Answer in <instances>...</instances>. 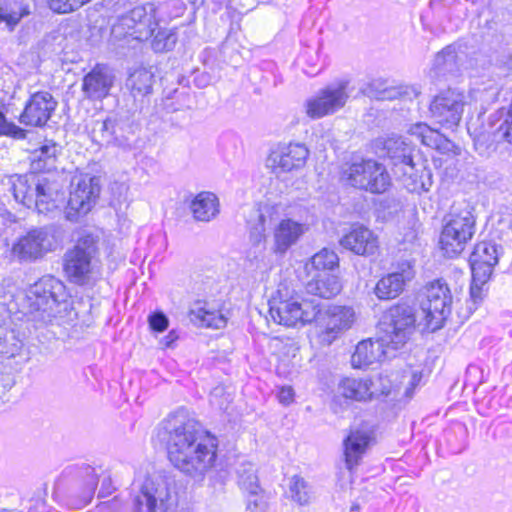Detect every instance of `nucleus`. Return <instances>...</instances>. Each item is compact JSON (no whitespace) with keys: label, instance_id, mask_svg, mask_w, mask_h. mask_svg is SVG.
<instances>
[{"label":"nucleus","instance_id":"a19ab883","mask_svg":"<svg viewBox=\"0 0 512 512\" xmlns=\"http://www.w3.org/2000/svg\"><path fill=\"white\" fill-rule=\"evenodd\" d=\"M113 130L115 133H113L112 137L116 139L111 141L110 146L122 149L130 148L134 136L132 126L122 119H117Z\"/></svg>","mask_w":512,"mask_h":512},{"label":"nucleus","instance_id":"5701e85b","mask_svg":"<svg viewBox=\"0 0 512 512\" xmlns=\"http://www.w3.org/2000/svg\"><path fill=\"white\" fill-rule=\"evenodd\" d=\"M307 231L308 226L305 223L290 218L282 219L273 231V251L276 254H285Z\"/></svg>","mask_w":512,"mask_h":512},{"label":"nucleus","instance_id":"2eb2a0df","mask_svg":"<svg viewBox=\"0 0 512 512\" xmlns=\"http://www.w3.org/2000/svg\"><path fill=\"white\" fill-rule=\"evenodd\" d=\"M376 147L392 162L395 174L412 175L415 168V147L406 138L397 135L378 138Z\"/></svg>","mask_w":512,"mask_h":512},{"label":"nucleus","instance_id":"f257e3e1","mask_svg":"<svg viewBox=\"0 0 512 512\" xmlns=\"http://www.w3.org/2000/svg\"><path fill=\"white\" fill-rule=\"evenodd\" d=\"M171 463L182 473L202 480L215 464L216 439L205 432L194 419L171 416L164 426Z\"/></svg>","mask_w":512,"mask_h":512},{"label":"nucleus","instance_id":"c756f323","mask_svg":"<svg viewBox=\"0 0 512 512\" xmlns=\"http://www.w3.org/2000/svg\"><path fill=\"white\" fill-rule=\"evenodd\" d=\"M371 379L346 377L338 385V392L355 401L371 400Z\"/></svg>","mask_w":512,"mask_h":512},{"label":"nucleus","instance_id":"4c0bfd02","mask_svg":"<svg viewBox=\"0 0 512 512\" xmlns=\"http://www.w3.org/2000/svg\"><path fill=\"white\" fill-rule=\"evenodd\" d=\"M409 133L421 141L423 145L439 148L444 141L442 136L425 123H416L411 126Z\"/></svg>","mask_w":512,"mask_h":512},{"label":"nucleus","instance_id":"ea45409f","mask_svg":"<svg viewBox=\"0 0 512 512\" xmlns=\"http://www.w3.org/2000/svg\"><path fill=\"white\" fill-rule=\"evenodd\" d=\"M419 95V91L414 86L401 85L397 87H386L378 90L375 97L379 100H412Z\"/></svg>","mask_w":512,"mask_h":512},{"label":"nucleus","instance_id":"0eeeda50","mask_svg":"<svg viewBox=\"0 0 512 512\" xmlns=\"http://www.w3.org/2000/svg\"><path fill=\"white\" fill-rule=\"evenodd\" d=\"M476 218L469 205L460 208L453 206L444 218V226L440 236L441 249L448 257L462 253L466 244L475 233Z\"/></svg>","mask_w":512,"mask_h":512},{"label":"nucleus","instance_id":"aec40b11","mask_svg":"<svg viewBox=\"0 0 512 512\" xmlns=\"http://www.w3.org/2000/svg\"><path fill=\"white\" fill-rule=\"evenodd\" d=\"M413 277L414 270L411 262H401L398 264L397 271L378 280L374 293L379 300L395 299L403 292L406 283Z\"/></svg>","mask_w":512,"mask_h":512},{"label":"nucleus","instance_id":"2f4dec72","mask_svg":"<svg viewBox=\"0 0 512 512\" xmlns=\"http://www.w3.org/2000/svg\"><path fill=\"white\" fill-rule=\"evenodd\" d=\"M457 58L456 45L446 46L436 54L430 72L434 74V77L454 72L457 68Z\"/></svg>","mask_w":512,"mask_h":512},{"label":"nucleus","instance_id":"9d476101","mask_svg":"<svg viewBox=\"0 0 512 512\" xmlns=\"http://www.w3.org/2000/svg\"><path fill=\"white\" fill-rule=\"evenodd\" d=\"M52 226L37 227L18 237L11 247V256L19 263L41 260L56 247Z\"/></svg>","mask_w":512,"mask_h":512},{"label":"nucleus","instance_id":"e433bc0d","mask_svg":"<svg viewBox=\"0 0 512 512\" xmlns=\"http://www.w3.org/2000/svg\"><path fill=\"white\" fill-rule=\"evenodd\" d=\"M236 473L237 483L243 491L260 490L259 479L254 464L242 462L239 464Z\"/></svg>","mask_w":512,"mask_h":512},{"label":"nucleus","instance_id":"f3484780","mask_svg":"<svg viewBox=\"0 0 512 512\" xmlns=\"http://www.w3.org/2000/svg\"><path fill=\"white\" fill-rule=\"evenodd\" d=\"M355 320V313L351 307L328 306L325 310L319 302V314L315 322L323 328L321 338L330 344L339 333L349 329Z\"/></svg>","mask_w":512,"mask_h":512},{"label":"nucleus","instance_id":"ddd939ff","mask_svg":"<svg viewBox=\"0 0 512 512\" xmlns=\"http://www.w3.org/2000/svg\"><path fill=\"white\" fill-rule=\"evenodd\" d=\"M465 95L454 89H447L436 95L429 106L431 118L442 126H457L462 118Z\"/></svg>","mask_w":512,"mask_h":512},{"label":"nucleus","instance_id":"412c9836","mask_svg":"<svg viewBox=\"0 0 512 512\" xmlns=\"http://www.w3.org/2000/svg\"><path fill=\"white\" fill-rule=\"evenodd\" d=\"M498 260L499 253L496 244L487 241L477 243L469 258L471 271L475 275L476 281L488 282Z\"/></svg>","mask_w":512,"mask_h":512},{"label":"nucleus","instance_id":"37998d69","mask_svg":"<svg viewBox=\"0 0 512 512\" xmlns=\"http://www.w3.org/2000/svg\"><path fill=\"white\" fill-rule=\"evenodd\" d=\"M177 35L173 30L159 29L154 35L151 46L155 52H166L174 48Z\"/></svg>","mask_w":512,"mask_h":512},{"label":"nucleus","instance_id":"5fc2aeb1","mask_svg":"<svg viewBox=\"0 0 512 512\" xmlns=\"http://www.w3.org/2000/svg\"><path fill=\"white\" fill-rule=\"evenodd\" d=\"M14 385V381L10 375H3L0 377V399L9 391Z\"/></svg>","mask_w":512,"mask_h":512},{"label":"nucleus","instance_id":"c9c22d12","mask_svg":"<svg viewBox=\"0 0 512 512\" xmlns=\"http://www.w3.org/2000/svg\"><path fill=\"white\" fill-rule=\"evenodd\" d=\"M116 120L117 118L95 120L92 123V128L90 130L92 140L99 145L110 146L111 141H114L116 139L112 137L113 133H115L113 129Z\"/></svg>","mask_w":512,"mask_h":512},{"label":"nucleus","instance_id":"a18cd8bd","mask_svg":"<svg viewBox=\"0 0 512 512\" xmlns=\"http://www.w3.org/2000/svg\"><path fill=\"white\" fill-rule=\"evenodd\" d=\"M247 510L249 512H264L267 508V502L262 495V489L256 491H247Z\"/></svg>","mask_w":512,"mask_h":512},{"label":"nucleus","instance_id":"9b49d317","mask_svg":"<svg viewBox=\"0 0 512 512\" xmlns=\"http://www.w3.org/2000/svg\"><path fill=\"white\" fill-rule=\"evenodd\" d=\"M452 294L442 279L430 282L425 287V296L421 300V310L426 326L432 331L442 328L451 314Z\"/></svg>","mask_w":512,"mask_h":512},{"label":"nucleus","instance_id":"c85d7f7f","mask_svg":"<svg viewBox=\"0 0 512 512\" xmlns=\"http://www.w3.org/2000/svg\"><path fill=\"white\" fill-rule=\"evenodd\" d=\"M190 209L197 221L209 222L219 213V201L211 192H201L195 196Z\"/></svg>","mask_w":512,"mask_h":512},{"label":"nucleus","instance_id":"6ab92c4d","mask_svg":"<svg viewBox=\"0 0 512 512\" xmlns=\"http://www.w3.org/2000/svg\"><path fill=\"white\" fill-rule=\"evenodd\" d=\"M57 107V101L51 93L39 91L32 94L20 115V122L25 125L42 127L51 118Z\"/></svg>","mask_w":512,"mask_h":512},{"label":"nucleus","instance_id":"6e6552de","mask_svg":"<svg viewBox=\"0 0 512 512\" xmlns=\"http://www.w3.org/2000/svg\"><path fill=\"white\" fill-rule=\"evenodd\" d=\"M99 237L84 231L75 246L65 253L64 270L69 279L83 285L97 261Z\"/></svg>","mask_w":512,"mask_h":512},{"label":"nucleus","instance_id":"20e7f679","mask_svg":"<svg viewBox=\"0 0 512 512\" xmlns=\"http://www.w3.org/2000/svg\"><path fill=\"white\" fill-rule=\"evenodd\" d=\"M178 491L173 477L154 475L144 479L133 499L132 512H175Z\"/></svg>","mask_w":512,"mask_h":512},{"label":"nucleus","instance_id":"49530a36","mask_svg":"<svg viewBox=\"0 0 512 512\" xmlns=\"http://www.w3.org/2000/svg\"><path fill=\"white\" fill-rule=\"evenodd\" d=\"M83 4V0H49L50 8L57 13H69Z\"/></svg>","mask_w":512,"mask_h":512},{"label":"nucleus","instance_id":"58836bf2","mask_svg":"<svg viewBox=\"0 0 512 512\" xmlns=\"http://www.w3.org/2000/svg\"><path fill=\"white\" fill-rule=\"evenodd\" d=\"M490 132L492 141L501 144H512V110L509 109L507 114L493 124Z\"/></svg>","mask_w":512,"mask_h":512},{"label":"nucleus","instance_id":"473e14b6","mask_svg":"<svg viewBox=\"0 0 512 512\" xmlns=\"http://www.w3.org/2000/svg\"><path fill=\"white\" fill-rule=\"evenodd\" d=\"M271 215V208L265 206L263 209L255 212L254 218L249 220V240L253 246L265 247L266 242V222Z\"/></svg>","mask_w":512,"mask_h":512},{"label":"nucleus","instance_id":"393cba45","mask_svg":"<svg viewBox=\"0 0 512 512\" xmlns=\"http://www.w3.org/2000/svg\"><path fill=\"white\" fill-rule=\"evenodd\" d=\"M154 75L145 68L133 71L126 80V87L134 99V109L141 111L152 93Z\"/></svg>","mask_w":512,"mask_h":512},{"label":"nucleus","instance_id":"39448f33","mask_svg":"<svg viewBox=\"0 0 512 512\" xmlns=\"http://www.w3.org/2000/svg\"><path fill=\"white\" fill-rule=\"evenodd\" d=\"M277 294L269 302V315L275 323L295 327L312 323L317 318L319 301L305 299L295 292L290 293L286 287L279 288Z\"/></svg>","mask_w":512,"mask_h":512},{"label":"nucleus","instance_id":"f03ea898","mask_svg":"<svg viewBox=\"0 0 512 512\" xmlns=\"http://www.w3.org/2000/svg\"><path fill=\"white\" fill-rule=\"evenodd\" d=\"M14 198L40 214L58 212L65 204L63 184L55 176L41 174L16 175L12 179Z\"/></svg>","mask_w":512,"mask_h":512},{"label":"nucleus","instance_id":"dca6fc26","mask_svg":"<svg viewBox=\"0 0 512 512\" xmlns=\"http://www.w3.org/2000/svg\"><path fill=\"white\" fill-rule=\"evenodd\" d=\"M119 27L134 39L148 40L158 27L154 4L146 3L131 9L120 18Z\"/></svg>","mask_w":512,"mask_h":512},{"label":"nucleus","instance_id":"bb28decb","mask_svg":"<svg viewBox=\"0 0 512 512\" xmlns=\"http://www.w3.org/2000/svg\"><path fill=\"white\" fill-rule=\"evenodd\" d=\"M341 289L342 285L338 277L329 272H315L306 283V290L309 294L325 299L336 296L340 293Z\"/></svg>","mask_w":512,"mask_h":512},{"label":"nucleus","instance_id":"423d86ee","mask_svg":"<svg viewBox=\"0 0 512 512\" xmlns=\"http://www.w3.org/2000/svg\"><path fill=\"white\" fill-rule=\"evenodd\" d=\"M340 180L348 186L373 194L386 192L391 177L386 167L373 159H359L342 166Z\"/></svg>","mask_w":512,"mask_h":512},{"label":"nucleus","instance_id":"7c9ffc66","mask_svg":"<svg viewBox=\"0 0 512 512\" xmlns=\"http://www.w3.org/2000/svg\"><path fill=\"white\" fill-rule=\"evenodd\" d=\"M189 317L192 323L201 327L220 329L226 325V318L219 311L207 309L202 302L193 305Z\"/></svg>","mask_w":512,"mask_h":512},{"label":"nucleus","instance_id":"b1692460","mask_svg":"<svg viewBox=\"0 0 512 512\" xmlns=\"http://www.w3.org/2000/svg\"><path fill=\"white\" fill-rule=\"evenodd\" d=\"M340 245L358 255H373L378 249V239L369 229L358 226L341 238Z\"/></svg>","mask_w":512,"mask_h":512},{"label":"nucleus","instance_id":"6e6d98bb","mask_svg":"<svg viewBox=\"0 0 512 512\" xmlns=\"http://www.w3.org/2000/svg\"><path fill=\"white\" fill-rule=\"evenodd\" d=\"M293 389L291 387H283L279 391L278 398L279 401L285 405L289 404L293 400Z\"/></svg>","mask_w":512,"mask_h":512},{"label":"nucleus","instance_id":"f8f14e48","mask_svg":"<svg viewBox=\"0 0 512 512\" xmlns=\"http://www.w3.org/2000/svg\"><path fill=\"white\" fill-rule=\"evenodd\" d=\"M99 194V178L88 174L73 177L65 211L66 219L76 222L80 216L86 215L96 203Z\"/></svg>","mask_w":512,"mask_h":512},{"label":"nucleus","instance_id":"79ce46f5","mask_svg":"<svg viewBox=\"0 0 512 512\" xmlns=\"http://www.w3.org/2000/svg\"><path fill=\"white\" fill-rule=\"evenodd\" d=\"M291 498L300 505H305L310 502L311 488L308 483L299 476H293L290 481L289 487Z\"/></svg>","mask_w":512,"mask_h":512},{"label":"nucleus","instance_id":"4468645a","mask_svg":"<svg viewBox=\"0 0 512 512\" xmlns=\"http://www.w3.org/2000/svg\"><path fill=\"white\" fill-rule=\"evenodd\" d=\"M348 97L346 82L329 85L306 100V114L311 119L333 114L345 106Z\"/></svg>","mask_w":512,"mask_h":512},{"label":"nucleus","instance_id":"4be33fe9","mask_svg":"<svg viewBox=\"0 0 512 512\" xmlns=\"http://www.w3.org/2000/svg\"><path fill=\"white\" fill-rule=\"evenodd\" d=\"M309 156L308 148L302 143H289L278 147L270 154L269 161L279 172H291L303 168Z\"/></svg>","mask_w":512,"mask_h":512},{"label":"nucleus","instance_id":"8fccbe9b","mask_svg":"<svg viewBox=\"0 0 512 512\" xmlns=\"http://www.w3.org/2000/svg\"><path fill=\"white\" fill-rule=\"evenodd\" d=\"M168 323V318L162 312H155L149 316V324L154 331L163 332L167 329Z\"/></svg>","mask_w":512,"mask_h":512},{"label":"nucleus","instance_id":"13d9d810","mask_svg":"<svg viewBox=\"0 0 512 512\" xmlns=\"http://www.w3.org/2000/svg\"><path fill=\"white\" fill-rule=\"evenodd\" d=\"M164 339H165L164 345L166 347H169L177 339V335L175 334L174 331H171Z\"/></svg>","mask_w":512,"mask_h":512},{"label":"nucleus","instance_id":"052dcab7","mask_svg":"<svg viewBox=\"0 0 512 512\" xmlns=\"http://www.w3.org/2000/svg\"><path fill=\"white\" fill-rule=\"evenodd\" d=\"M377 85H378V83L375 82V83H372L371 87L373 88V87H376Z\"/></svg>","mask_w":512,"mask_h":512},{"label":"nucleus","instance_id":"4d7b16f0","mask_svg":"<svg viewBox=\"0 0 512 512\" xmlns=\"http://www.w3.org/2000/svg\"><path fill=\"white\" fill-rule=\"evenodd\" d=\"M111 493V490H110V479H104L103 480V483H102V487L99 491V496L100 497H105L107 495H109Z\"/></svg>","mask_w":512,"mask_h":512},{"label":"nucleus","instance_id":"c03bdc74","mask_svg":"<svg viewBox=\"0 0 512 512\" xmlns=\"http://www.w3.org/2000/svg\"><path fill=\"white\" fill-rule=\"evenodd\" d=\"M394 389L392 380L387 375H379L375 379H371V400L378 399L382 396H388Z\"/></svg>","mask_w":512,"mask_h":512},{"label":"nucleus","instance_id":"603ef678","mask_svg":"<svg viewBox=\"0 0 512 512\" xmlns=\"http://www.w3.org/2000/svg\"><path fill=\"white\" fill-rule=\"evenodd\" d=\"M404 377L408 378V384L405 389V395L407 397H412L413 390L420 383V381L422 379V373L419 371L409 369V370L405 371Z\"/></svg>","mask_w":512,"mask_h":512},{"label":"nucleus","instance_id":"7ed1b4c3","mask_svg":"<svg viewBox=\"0 0 512 512\" xmlns=\"http://www.w3.org/2000/svg\"><path fill=\"white\" fill-rule=\"evenodd\" d=\"M66 297L64 283L54 276L46 275L26 289L21 303L22 311L34 321L50 322Z\"/></svg>","mask_w":512,"mask_h":512},{"label":"nucleus","instance_id":"a878e982","mask_svg":"<svg viewBox=\"0 0 512 512\" xmlns=\"http://www.w3.org/2000/svg\"><path fill=\"white\" fill-rule=\"evenodd\" d=\"M384 346L390 345L384 343L381 339V335L376 341L368 339L359 342L351 357L353 367L363 368L380 361L385 355Z\"/></svg>","mask_w":512,"mask_h":512},{"label":"nucleus","instance_id":"3c124183","mask_svg":"<svg viewBox=\"0 0 512 512\" xmlns=\"http://www.w3.org/2000/svg\"><path fill=\"white\" fill-rule=\"evenodd\" d=\"M487 282L476 281L475 275L472 274V283L470 287V297L473 305L479 304L484 297L483 287Z\"/></svg>","mask_w":512,"mask_h":512},{"label":"nucleus","instance_id":"09e8293b","mask_svg":"<svg viewBox=\"0 0 512 512\" xmlns=\"http://www.w3.org/2000/svg\"><path fill=\"white\" fill-rule=\"evenodd\" d=\"M23 17L22 13L8 11L0 6V24L5 23L9 30H13Z\"/></svg>","mask_w":512,"mask_h":512},{"label":"nucleus","instance_id":"bf43d9fd","mask_svg":"<svg viewBox=\"0 0 512 512\" xmlns=\"http://www.w3.org/2000/svg\"><path fill=\"white\" fill-rule=\"evenodd\" d=\"M359 509V506L358 505H354L352 506L351 510L354 511V510H358Z\"/></svg>","mask_w":512,"mask_h":512},{"label":"nucleus","instance_id":"864d4df0","mask_svg":"<svg viewBox=\"0 0 512 512\" xmlns=\"http://www.w3.org/2000/svg\"><path fill=\"white\" fill-rule=\"evenodd\" d=\"M88 472H89V479L87 482L88 486L85 490V496L81 503V506H85L90 502V500L92 499V496L94 494L95 488L97 486V483H98L97 477L94 475L93 470L88 469Z\"/></svg>","mask_w":512,"mask_h":512},{"label":"nucleus","instance_id":"cd10ccee","mask_svg":"<svg viewBox=\"0 0 512 512\" xmlns=\"http://www.w3.org/2000/svg\"><path fill=\"white\" fill-rule=\"evenodd\" d=\"M370 436L365 431H351L344 440L345 463L349 470L358 465L369 444Z\"/></svg>","mask_w":512,"mask_h":512},{"label":"nucleus","instance_id":"1a4fd4ad","mask_svg":"<svg viewBox=\"0 0 512 512\" xmlns=\"http://www.w3.org/2000/svg\"><path fill=\"white\" fill-rule=\"evenodd\" d=\"M414 309L405 303L391 306L379 322V334L393 349L403 346L415 330Z\"/></svg>","mask_w":512,"mask_h":512},{"label":"nucleus","instance_id":"de8ad7c7","mask_svg":"<svg viewBox=\"0 0 512 512\" xmlns=\"http://www.w3.org/2000/svg\"><path fill=\"white\" fill-rule=\"evenodd\" d=\"M0 134L10 135L18 139L25 138V131L14 123L7 122L2 112H0Z\"/></svg>","mask_w":512,"mask_h":512},{"label":"nucleus","instance_id":"72a5a7b5","mask_svg":"<svg viewBox=\"0 0 512 512\" xmlns=\"http://www.w3.org/2000/svg\"><path fill=\"white\" fill-rule=\"evenodd\" d=\"M337 254L327 248H323L318 253L314 254L310 261L305 265V270L308 274L314 272H327L332 270L338 265Z\"/></svg>","mask_w":512,"mask_h":512},{"label":"nucleus","instance_id":"f704fd0d","mask_svg":"<svg viewBox=\"0 0 512 512\" xmlns=\"http://www.w3.org/2000/svg\"><path fill=\"white\" fill-rule=\"evenodd\" d=\"M60 147L54 142H47L34 152L33 164L36 169L51 171L55 168V161Z\"/></svg>","mask_w":512,"mask_h":512},{"label":"nucleus","instance_id":"a211bd4d","mask_svg":"<svg viewBox=\"0 0 512 512\" xmlns=\"http://www.w3.org/2000/svg\"><path fill=\"white\" fill-rule=\"evenodd\" d=\"M115 83L112 70L103 64H96L82 79L81 91L89 101H102L110 95Z\"/></svg>","mask_w":512,"mask_h":512}]
</instances>
